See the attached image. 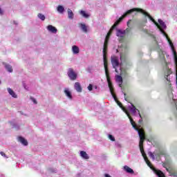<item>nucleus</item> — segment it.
I'll list each match as a JSON object with an SVG mask.
<instances>
[{
	"instance_id": "nucleus-13",
	"label": "nucleus",
	"mask_w": 177,
	"mask_h": 177,
	"mask_svg": "<svg viewBox=\"0 0 177 177\" xmlns=\"http://www.w3.org/2000/svg\"><path fill=\"white\" fill-rule=\"evenodd\" d=\"M124 171H126V172H127L128 174H133V169H132L131 167H128V166H124Z\"/></svg>"
},
{
	"instance_id": "nucleus-3",
	"label": "nucleus",
	"mask_w": 177,
	"mask_h": 177,
	"mask_svg": "<svg viewBox=\"0 0 177 177\" xmlns=\"http://www.w3.org/2000/svg\"><path fill=\"white\" fill-rule=\"evenodd\" d=\"M111 62L113 68H115V73H118V70H117V67L120 66V62H118V57H112L111 59Z\"/></svg>"
},
{
	"instance_id": "nucleus-21",
	"label": "nucleus",
	"mask_w": 177,
	"mask_h": 177,
	"mask_svg": "<svg viewBox=\"0 0 177 177\" xmlns=\"http://www.w3.org/2000/svg\"><path fill=\"white\" fill-rule=\"evenodd\" d=\"M6 68H7L9 73H12L13 71V69L12 68V66L10 65H6Z\"/></svg>"
},
{
	"instance_id": "nucleus-1",
	"label": "nucleus",
	"mask_w": 177,
	"mask_h": 177,
	"mask_svg": "<svg viewBox=\"0 0 177 177\" xmlns=\"http://www.w3.org/2000/svg\"><path fill=\"white\" fill-rule=\"evenodd\" d=\"M133 12H141V13H142V15H145V16H147V17H149V19H150V20H151V21H153V23H154V24H156V26H158V28H159V30H160L162 34L165 35L169 45L171 48L173 55L174 56V62L176 63V73H177L176 51H175V48L174 47V44H172V41H171V39H169L168 38V35H167V33H165V32H164V30H165V28H167V25H165V23H164V21H162V20H161V19H158L159 24L157 23L156 21H155L154 19H153V17H151V16H150V15H149V13H147L142 9L133 8V9L129 10L120 18H119V19L118 21H116L115 22V24H113V26L111 27L109 32H108V34L106 37V39H105L104 44V48H103L104 66L105 73H106V78H107V81H108V84H109V87L111 95H114V93H113V86H111V82H110V79H109V73L107 72V62L106 61V50H107V44L109 42V37H110V35H111V32H113V30L115 28V27H117V26H118V24H120V21H122V19H124V17H127V16H128V15H131V13H132Z\"/></svg>"
},
{
	"instance_id": "nucleus-9",
	"label": "nucleus",
	"mask_w": 177,
	"mask_h": 177,
	"mask_svg": "<svg viewBox=\"0 0 177 177\" xmlns=\"http://www.w3.org/2000/svg\"><path fill=\"white\" fill-rule=\"evenodd\" d=\"M18 140L21 143H22V145H24V146H27V145H28V142H27V140L24 139V138L23 137H18Z\"/></svg>"
},
{
	"instance_id": "nucleus-10",
	"label": "nucleus",
	"mask_w": 177,
	"mask_h": 177,
	"mask_svg": "<svg viewBox=\"0 0 177 177\" xmlns=\"http://www.w3.org/2000/svg\"><path fill=\"white\" fill-rule=\"evenodd\" d=\"M72 51L74 55H78V53H80V48L77 46H73L72 47Z\"/></svg>"
},
{
	"instance_id": "nucleus-2",
	"label": "nucleus",
	"mask_w": 177,
	"mask_h": 177,
	"mask_svg": "<svg viewBox=\"0 0 177 177\" xmlns=\"http://www.w3.org/2000/svg\"><path fill=\"white\" fill-rule=\"evenodd\" d=\"M118 106H120V107H121L122 111L127 114V117L129 118L130 122L133 128H134L136 131H138V135L140 136L139 147H140V150L141 151L142 156V157H144V160L146 164H147V165L150 168H151V169H153V167H151V163L150 162V161H149V159H147V157L146 156V153H145V150L143 149V142H145V139H146L145 137V133L143 132V130H139V129L136 128V124L135 123V122H133V119L131 118V115H129V113L128 112V111H127L125 108L122 107V104H121V102H118Z\"/></svg>"
},
{
	"instance_id": "nucleus-27",
	"label": "nucleus",
	"mask_w": 177,
	"mask_h": 177,
	"mask_svg": "<svg viewBox=\"0 0 177 177\" xmlns=\"http://www.w3.org/2000/svg\"><path fill=\"white\" fill-rule=\"evenodd\" d=\"M0 15H3V11L1 8H0Z\"/></svg>"
},
{
	"instance_id": "nucleus-11",
	"label": "nucleus",
	"mask_w": 177,
	"mask_h": 177,
	"mask_svg": "<svg viewBox=\"0 0 177 177\" xmlns=\"http://www.w3.org/2000/svg\"><path fill=\"white\" fill-rule=\"evenodd\" d=\"M80 156L81 157H82V158H84V160H88L89 158L88 153H86V152L84 151H82L80 152Z\"/></svg>"
},
{
	"instance_id": "nucleus-16",
	"label": "nucleus",
	"mask_w": 177,
	"mask_h": 177,
	"mask_svg": "<svg viewBox=\"0 0 177 177\" xmlns=\"http://www.w3.org/2000/svg\"><path fill=\"white\" fill-rule=\"evenodd\" d=\"M8 93H10L11 95V96H12V97H17V95H16V93H15V91H13V90H12L10 88H8Z\"/></svg>"
},
{
	"instance_id": "nucleus-17",
	"label": "nucleus",
	"mask_w": 177,
	"mask_h": 177,
	"mask_svg": "<svg viewBox=\"0 0 177 177\" xmlns=\"http://www.w3.org/2000/svg\"><path fill=\"white\" fill-rule=\"evenodd\" d=\"M116 82H119L120 86H121V84H122V77L120 75H116Z\"/></svg>"
},
{
	"instance_id": "nucleus-31",
	"label": "nucleus",
	"mask_w": 177,
	"mask_h": 177,
	"mask_svg": "<svg viewBox=\"0 0 177 177\" xmlns=\"http://www.w3.org/2000/svg\"><path fill=\"white\" fill-rule=\"evenodd\" d=\"M124 100H125L127 102H128V100H127V97H124Z\"/></svg>"
},
{
	"instance_id": "nucleus-24",
	"label": "nucleus",
	"mask_w": 177,
	"mask_h": 177,
	"mask_svg": "<svg viewBox=\"0 0 177 177\" xmlns=\"http://www.w3.org/2000/svg\"><path fill=\"white\" fill-rule=\"evenodd\" d=\"M109 138L110 140H112V142H114L115 140V138H114L111 135H109Z\"/></svg>"
},
{
	"instance_id": "nucleus-15",
	"label": "nucleus",
	"mask_w": 177,
	"mask_h": 177,
	"mask_svg": "<svg viewBox=\"0 0 177 177\" xmlns=\"http://www.w3.org/2000/svg\"><path fill=\"white\" fill-rule=\"evenodd\" d=\"M80 13L83 17H85V19H88V17L91 16L89 14L86 13V11L81 10Z\"/></svg>"
},
{
	"instance_id": "nucleus-20",
	"label": "nucleus",
	"mask_w": 177,
	"mask_h": 177,
	"mask_svg": "<svg viewBox=\"0 0 177 177\" xmlns=\"http://www.w3.org/2000/svg\"><path fill=\"white\" fill-rule=\"evenodd\" d=\"M80 26H81L82 30H83L84 32H88V29L86 28V26L85 24H81Z\"/></svg>"
},
{
	"instance_id": "nucleus-7",
	"label": "nucleus",
	"mask_w": 177,
	"mask_h": 177,
	"mask_svg": "<svg viewBox=\"0 0 177 177\" xmlns=\"http://www.w3.org/2000/svg\"><path fill=\"white\" fill-rule=\"evenodd\" d=\"M153 172H155V174H156V175L158 177H165V176L164 175V173H162V171H160V170H157L156 169H153Z\"/></svg>"
},
{
	"instance_id": "nucleus-5",
	"label": "nucleus",
	"mask_w": 177,
	"mask_h": 177,
	"mask_svg": "<svg viewBox=\"0 0 177 177\" xmlns=\"http://www.w3.org/2000/svg\"><path fill=\"white\" fill-rule=\"evenodd\" d=\"M68 75L72 80H77V73H75V72H74V71L71 68L68 69Z\"/></svg>"
},
{
	"instance_id": "nucleus-6",
	"label": "nucleus",
	"mask_w": 177,
	"mask_h": 177,
	"mask_svg": "<svg viewBox=\"0 0 177 177\" xmlns=\"http://www.w3.org/2000/svg\"><path fill=\"white\" fill-rule=\"evenodd\" d=\"M47 30H48L50 32H53V34H56V32H57V29L52 25L48 26Z\"/></svg>"
},
{
	"instance_id": "nucleus-12",
	"label": "nucleus",
	"mask_w": 177,
	"mask_h": 177,
	"mask_svg": "<svg viewBox=\"0 0 177 177\" xmlns=\"http://www.w3.org/2000/svg\"><path fill=\"white\" fill-rule=\"evenodd\" d=\"M64 93L66 94L67 97H68L69 99H73V95H71V92H70L68 89L65 88Z\"/></svg>"
},
{
	"instance_id": "nucleus-18",
	"label": "nucleus",
	"mask_w": 177,
	"mask_h": 177,
	"mask_svg": "<svg viewBox=\"0 0 177 177\" xmlns=\"http://www.w3.org/2000/svg\"><path fill=\"white\" fill-rule=\"evenodd\" d=\"M124 32L121 31V30H117V33H116L117 37H124Z\"/></svg>"
},
{
	"instance_id": "nucleus-25",
	"label": "nucleus",
	"mask_w": 177,
	"mask_h": 177,
	"mask_svg": "<svg viewBox=\"0 0 177 177\" xmlns=\"http://www.w3.org/2000/svg\"><path fill=\"white\" fill-rule=\"evenodd\" d=\"M88 91H92V89H93V86H92V84H89V85H88Z\"/></svg>"
},
{
	"instance_id": "nucleus-19",
	"label": "nucleus",
	"mask_w": 177,
	"mask_h": 177,
	"mask_svg": "<svg viewBox=\"0 0 177 177\" xmlns=\"http://www.w3.org/2000/svg\"><path fill=\"white\" fill-rule=\"evenodd\" d=\"M57 12H59V13H63L64 12V8L62 6H59L57 7Z\"/></svg>"
},
{
	"instance_id": "nucleus-4",
	"label": "nucleus",
	"mask_w": 177,
	"mask_h": 177,
	"mask_svg": "<svg viewBox=\"0 0 177 177\" xmlns=\"http://www.w3.org/2000/svg\"><path fill=\"white\" fill-rule=\"evenodd\" d=\"M129 110L131 111V113L133 115H136V114H138L140 118H142V115H140V113L139 112V110L133 106V104H131V106L129 107Z\"/></svg>"
},
{
	"instance_id": "nucleus-23",
	"label": "nucleus",
	"mask_w": 177,
	"mask_h": 177,
	"mask_svg": "<svg viewBox=\"0 0 177 177\" xmlns=\"http://www.w3.org/2000/svg\"><path fill=\"white\" fill-rule=\"evenodd\" d=\"M148 154H149V157H151V158H152V160H155L156 158L154 157V154H153L152 152L149 151V152H148Z\"/></svg>"
},
{
	"instance_id": "nucleus-29",
	"label": "nucleus",
	"mask_w": 177,
	"mask_h": 177,
	"mask_svg": "<svg viewBox=\"0 0 177 177\" xmlns=\"http://www.w3.org/2000/svg\"><path fill=\"white\" fill-rule=\"evenodd\" d=\"M105 177H111L109 174H105Z\"/></svg>"
},
{
	"instance_id": "nucleus-28",
	"label": "nucleus",
	"mask_w": 177,
	"mask_h": 177,
	"mask_svg": "<svg viewBox=\"0 0 177 177\" xmlns=\"http://www.w3.org/2000/svg\"><path fill=\"white\" fill-rule=\"evenodd\" d=\"M141 119L138 121V122L140 124V122H142L143 121V120L142 119V118H140Z\"/></svg>"
},
{
	"instance_id": "nucleus-8",
	"label": "nucleus",
	"mask_w": 177,
	"mask_h": 177,
	"mask_svg": "<svg viewBox=\"0 0 177 177\" xmlns=\"http://www.w3.org/2000/svg\"><path fill=\"white\" fill-rule=\"evenodd\" d=\"M75 88L77 92H82V88H81L80 82L75 83Z\"/></svg>"
},
{
	"instance_id": "nucleus-26",
	"label": "nucleus",
	"mask_w": 177,
	"mask_h": 177,
	"mask_svg": "<svg viewBox=\"0 0 177 177\" xmlns=\"http://www.w3.org/2000/svg\"><path fill=\"white\" fill-rule=\"evenodd\" d=\"M31 100L33 102V103H35V104H37V100L35 98L31 97Z\"/></svg>"
},
{
	"instance_id": "nucleus-30",
	"label": "nucleus",
	"mask_w": 177,
	"mask_h": 177,
	"mask_svg": "<svg viewBox=\"0 0 177 177\" xmlns=\"http://www.w3.org/2000/svg\"><path fill=\"white\" fill-rule=\"evenodd\" d=\"M1 156H5V153L3 152H1Z\"/></svg>"
},
{
	"instance_id": "nucleus-14",
	"label": "nucleus",
	"mask_w": 177,
	"mask_h": 177,
	"mask_svg": "<svg viewBox=\"0 0 177 177\" xmlns=\"http://www.w3.org/2000/svg\"><path fill=\"white\" fill-rule=\"evenodd\" d=\"M68 19H74V13L70 8L68 9Z\"/></svg>"
},
{
	"instance_id": "nucleus-22",
	"label": "nucleus",
	"mask_w": 177,
	"mask_h": 177,
	"mask_svg": "<svg viewBox=\"0 0 177 177\" xmlns=\"http://www.w3.org/2000/svg\"><path fill=\"white\" fill-rule=\"evenodd\" d=\"M38 17L40 18V19L42 21L45 20V15H44L42 14H39Z\"/></svg>"
}]
</instances>
